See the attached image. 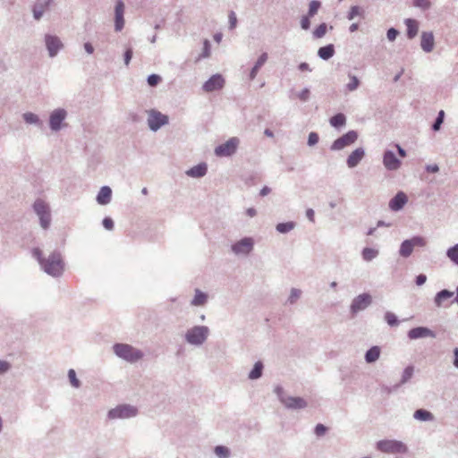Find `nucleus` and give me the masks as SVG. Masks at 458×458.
<instances>
[{
    "instance_id": "obj_1",
    "label": "nucleus",
    "mask_w": 458,
    "mask_h": 458,
    "mask_svg": "<svg viewBox=\"0 0 458 458\" xmlns=\"http://www.w3.org/2000/svg\"><path fill=\"white\" fill-rule=\"evenodd\" d=\"M32 255L38 261L41 269L53 277H59L64 270V262L60 252L53 251L48 257L44 258L38 248L32 250Z\"/></svg>"
},
{
    "instance_id": "obj_2",
    "label": "nucleus",
    "mask_w": 458,
    "mask_h": 458,
    "mask_svg": "<svg viewBox=\"0 0 458 458\" xmlns=\"http://www.w3.org/2000/svg\"><path fill=\"white\" fill-rule=\"evenodd\" d=\"M114 352L116 356L123 358L128 362H137L143 356L142 352L134 349L132 345L124 344H114Z\"/></svg>"
},
{
    "instance_id": "obj_3",
    "label": "nucleus",
    "mask_w": 458,
    "mask_h": 458,
    "mask_svg": "<svg viewBox=\"0 0 458 458\" xmlns=\"http://www.w3.org/2000/svg\"><path fill=\"white\" fill-rule=\"evenodd\" d=\"M378 452L384 454H404L407 452L406 445L395 439H384L377 443Z\"/></svg>"
},
{
    "instance_id": "obj_4",
    "label": "nucleus",
    "mask_w": 458,
    "mask_h": 458,
    "mask_svg": "<svg viewBox=\"0 0 458 458\" xmlns=\"http://www.w3.org/2000/svg\"><path fill=\"white\" fill-rule=\"evenodd\" d=\"M33 210L39 218L40 226L47 229L51 224V213L49 206L42 199H38L33 203Z\"/></svg>"
},
{
    "instance_id": "obj_5",
    "label": "nucleus",
    "mask_w": 458,
    "mask_h": 458,
    "mask_svg": "<svg viewBox=\"0 0 458 458\" xmlns=\"http://www.w3.org/2000/svg\"><path fill=\"white\" fill-rule=\"evenodd\" d=\"M427 241L422 236H413L411 239L404 240L399 249V255L403 258H409L415 247H425Z\"/></svg>"
},
{
    "instance_id": "obj_6",
    "label": "nucleus",
    "mask_w": 458,
    "mask_h": 458,
    "mask_svg": "<svg viewBox=\"0 0 458 458\" xmlns=\"http://www.w3.org/2000/svg\"><path fill=\"white\" fill-rule=\"evenodd\" d=\"M169 117L156 109L148 111L147 123L150 131H157L162 126L168 124Z\"/></svg>"
},
{
    "instance_id": "obj_7",
    "label": "nucleus",
    "mask_w": 458,
    "mask_h": 458,
    "mask_svg": "<svg viewBox=\"0 0 458 458\" xmlns=\"http://www.w3.org/2000/svg\"><path fill=\"white\" fill-rule=\"evenodd\" d=\"M240 140L237 137H232L225 143L218 145L215 148L216 157H231L233 156L239 146Z\"/></svg>"
},
{
    "instance_id": "obj_8",
    "label": "nucleus",
    "mask_w": 458,
    "mask_h": 458,
    "mask_svg": "<svg viewBox=\"0 0 458 458\" xmlns=\"http://www.w3.org/2000/svg\"><path fill=\"white\" fill-rule=\"evenodd\" d=\"M358 140V132L356 131H349L345 134L336 139L331 145L330 149L333 151L342 150L351 146Z\"/></svg>"
},
{
    "instance_id": "obj_9",
    "label": "nucleus",
    "mask_w": 458,
    "mask_h": 458,
    "mask_svg": "<svg viewBox=\"0 0 458 458\" xmlns=\"http://www.w3.org/2000/svg\"><path fill=\"white\" fill-rule=\"evenodd\" d=\"M254 247V240L251 237H244L231 246L232 251L235 255H249Z\"/></svg>"
},
{
    "instance_id": "obj_10",
    "label": "nucleus",
    "mask_w": 458,
    "mask_h": 458,
    "mask_svg": "<svg viewBox=\"0 0 458 458\" xmlns=\"http://www.w3.org/2000/svg\"><path fill=\"white\" fill-rule=\"evenodd\" d=\"M44 40L48 55L51 58L55 57L59 51L64 48L62 40L55 35L46 34Z\"/></svg>"
},
{
    "instance_id": "obj_11",
    "label": "nucleus",
    "mask_w": 458,
    "mask_h": 458,
    "mask_svg": "<svg viewBox=\"0 0 458 458\" xmlns=\"http://www.w3.org/2000/svg\"><path fill=\"white\" fill-rule=\"evenodd\" d=\"M137 414V409L129 405H119L111 409L108 412V417L111 420L114 419H127Z\"/></svg>"
},
{
    "instance_id": "obj_12",
    "label": "nucleus",
    "mask_w": 458,
    "mask_h": 458,
    "mask_svg": "<svg viewBox=\"0 0 458 458\" xmlns=\"http://www.w3.org/2000/svg\"><path fill=\"white\" fill-rule=\"evenodd\" d=\"M67 117V112L64 108L55 109L49 115V127L53 131H59L62 123Z\"/></svg>"
},
{
    "instance_id": "obj_13",
    "label": "nucleus",
    "mask_w": 458,
    "mask_h": 458,
    "mask_svg": "<svg viewBox=\"0 0 458 458\" xmlns=\"http://www.w3.org/2000/svg\"><path fill=\"white\" fill-rule=\"evenodd\" d=\"M208 329L206 327H195L186 334V340L191 344H200L207 338Z\"/></svg>"
},
{
    "instance_id": "obj_14",
    "label": "nucleus",
    "mask_w": 458,
    "mask_h": 458,
    "mask_svg": "<svg viewBox=\"0 0 458 458\" xmlns=\"http://www.w3.org/2000/svg\"><path fill=\"white\" fill-rule=\"evenodd\" d=\"M372 302V298L369 293H361L352 300L351 304V310L352 313L364 310Z\"/></svg>"
},
{
    "instance_id": "obj_15",
    "label": "nucleus",
    "mask_w": 458,
    "mask_h": 458,
    "mask_svg": "<svg viewBox=\"0 0 458 458\" xmlns=\"http://www.w3.org/2000/svg\"><path fill=\"white\" fill-rule=\"evenodd\" d=\"M383 165L388 171H396L400 168L402 162L392 150H386L383 154Z\"/></svg>"
},
{
    "instance_id": "obj_16",
    "label": "nucleus",
    "mask_w": 458,
    "mask_h": 458,
    "mask_svg": "<svg viewBox=\"0 0 458 458\" xmlns=\"http://www.w3.org/2000/svg\"><path fill=\"white\" fill-rule=\"evenodd\" d=\"M225 80L221 74L212 75L202 86L205 92H213L224 87Z\"/></svg>"
},
{
    "instance_id": "obj_17",
    "label": "nucleus",
    "mask_w": 458,
    "mask_h": 458,
    "mask_svg": "<svg viewBox=\"0 0 458 458\" xmlns=\"http://www.w3.org/2000/svg\"><path fill=\"white\" fill-rule=\"evenodd\" d=\"M454 293L446 289L438 292L434 299V302L437 306H447L450 303L455 302L454 301Z\"/></svg>"
},
{
    "instance_id": "obj_18",
    "label": "nucleus",
    "mask_w": 458,
    "mask_h": 458,
    "mask_svg": "<svg viewBox=\"0 0 458 458\" xmlns=\"http://www.w3.org/2000/svg\"><path fill=\"white\" fill-rule=\"evenodd\" d=\"M53 3V0H37L32 7L33 18L39 21L46 11H47Z\"/></svg>"
},
{
    "instance_id": "obj_19",
    "label": "nucleus",
    "mask_w": 458,
    "mask_h": 458,
    "mask_svg": "<svg viewBox=\"0 0 458 458\" xmlns=\"http://www.w3.org/2000/svg\"><path fill=\"white\" fill-rule=\"evenodd\" d=\"M407 201V195L403 191H399L390 199L388 206L392 211L396 212L403 209Z\"/></svg>"
},
{
    "instance_id": "obj_20",
    "label": "nucleus",
    "mask_w": 458,
    "mask_h": 458,
    "mask_svg": "<svg viewBox=\"0 0 458 458\" xmlns=\"http://www.w3.org/2000/svg\"><path fill=\"white\" fill-rule=\"evenodd\" d=\"M123 13H124V4L121 0H119L116 2L115 8H114V14H115L114 30L116 31H121L124 26Z\"/></svg>"
},
{
    "instance_id": "obj_21",
    "label": "nucleus",
    "mask_w": 458,
    "mask_h": 458,
    "mask_svg": "<svg viewBox=\"0 0 458 458\" xmlns=\"http://www.w3.org/2000/svg\"><path fill=\"white\" fill-rule=\"evenodd\" d=\"M365 157V150L363 148H357L347 157L346 165L349 168L356 167Z\"/></svg>"
},
{
    "instance_id": "obj_22",
    "label": "nucleus",
    "mask_w": 458,
    "mask_h": 458,
    "mask_svg": "<svg viewBox=\"0 0 458 458\" xmlns=\"http://www.w3.org/2000/svg\"><path fill=\"white\" fill-rule=\"evenodd\" d=\"M434 35L430 31H423L421 34L420 47L426 53L432 52L434 48Z\"/></svg>"
},
{
    "instance_id": "obj_23",
    "label": "nucleus",
    "mask_w": 458,
    "mask_h": 458,
    "mask_svg": "<svg viewBox=\"0 0 458 458\" xmlns=\"http://www.w3.org/2000/svg\"><path fill=\"white\" fill-rule=\"evenodd\" d=\"M282 403L290 409H303L307 406L306 401L301 397L288 396L283 398Z\"/></svg>"
},
{
    "instance_id": "obj_24",
    "label": "nucleus",
    "mask_w": 458,
    "mask_h": 458,
    "mask_svg": "<svg viewBox=\"0 0 458 458\" xmlns=\"http://www.w3.org/2000/svg\"><path fill=\"white\" fill-rule=\"evenodd\" d=\"M112 199V190L109 186H102L96 197V200L99 205H107Z\"/></svg>"
},
{
    "instance_id": "obj_25",
    "label": "nucleus",
    "mask_w": 458,
    "mask_h": 458,
    "mask_svg": "<svg viewBox=\"0 0 458 458\" xmlns=\"http://www.w3.org/2000/svg\"><path fill=\"white\" fill-rule=\"evenodd\" d=\"M408 337L411 339L434 337V334L430 329L420 327L410 330V333H408Z\"/></svg>"
},
{
    "instance_id": "obj_26",
    "label": "nucleus",
    "mask_w": 458,
    "mask_h": 458,
    "mask_svg": "<svg viewBox=\"0 0 458 458\" xmlns=\"http://www.w3.org/2000/svg\"><path fill=\"white\" fill-rule=\"evenodd\" d=\"M207 165L205 163H201L187 170L186 174L192 178H200L207 174Z\"/></svg>"
},
{
    "instance_id": "obj_27",
    "label": "nucleus",
    "mask_w": 458,
    "mask_h": 458,
    "mask_svg": "<svg viewBox=\"0 0 458 458\" xmlns=\"http://www.w3.org/2000/svg\"><path fill=\"white\" fill-rule=\"evenodd\" d=\"M24 122L28 124H33L38 128H42L44 125L43 121L39 116L34 113L27 112L22 114Z\"/></svg>"
},
{
    "instance_id": "obj_28",
    "label": "nucleus",
    "mask_w": 458,
    "mask_h": 458,
    "mask_svg": "<svg viewBox=\"0 0 458 458\" xmlns=\"http://www.w3.org/2000/svg\"><path fill=\"white\" fill-rule=\"evenodd\" d=\"M335 51V47L333 44H328L325 47H321L318 50V55L322 60H329L331 57L334 56Z\"/></svg>"
},
{
    "instance_id": "obj_29",
    "label": "nucleus",
    "mask_w": 458,
    "mask_h": 458,
    "mask_svg": "<svg viewBox=\"0 0 458 458\" xmlns=\"http://www.w3.org/2000/svg\"><path fill=\"white\" fill-rule=\"evenodd\" d=\"M268 55L267 53H263L259 55L254 66L250 70V79L252 81L256 78L259 69L263 66V64L267 62Z\"/></svg>"
},
{
    "instance_id": "obj_30",
    "label": "nucleus",
    "mask_w": 458,
    "mask_h": 458,
    "mask_svg": "<svg viewBox=\"0 0 458 458\" xmlns=\"http://www.w3.org/2000/svg\"><path fill=\"white\" fill-rule=\"evenodd\" d=\"M404 23L407 27V37L409 38H413L417 35L419 30L418 21L416 20L409 18L404 21Z\"/></svg>"
},
{
    "instance_id": "obj_31",
    "label": "nucleus",
    "mask_w": 458,
    "mask_h": 458,
    "mask_svg": "<svg viewBox=\"0 0 458 458\" xmlns=\"http://www.w3.org/2000/svg\"><path fill=\"white\" fill-rule=\"evenodd\" d=\"M329 123L335 128L342 127L346 123V116L342 113H338L329 119Z\"/></svg>"
},
{
    "instance_id": "obj_32",
    "label": "nucleus",
    "mask_w": 458,
    "mask_h": 458,
    "mask_svg": "<svg viewBox=\"0 0 458 458\" xmlns=\"http://www.w3.org/2000/svg\"><path fill=\"white\" fill-rule=\"evenodd\" d=\"M208 295L201 292L199 289H196L195 291V296L191 301V304L194 306H201L204 305L207 301Z\"/></svg>"
},
{
    "instance_id": "obj_33",
    "label": "nucleus",
    "mask_w": 458,
    "mask_h": 458,
    "mask_svg": "<svg viewBox=\"0 0 458 458\" xmlns=\"http://www.w3.org/2000/svg\"><path fill=\"white\" fill-rule=\"evenodd\" d=\"M379 348L377 346H373L369 349L367 353H365V360H367V362H375L379 358Z\"/></svg>"
},
{
    "instance_id": "obj_34",
    "label": "nucleus",
    "mask_w": 458,
    "mask_h": 458,
    "mask_svg": "<svg viewBox=\"0 0 458 458\" xmlns=\"http://www.w3.org/2000/svg\"><path fill=\"white\" fill-rule=\"evenodd\" d=\"M446 257L452 261L454 265L458 266V243L454 246L448 248L446 250Z\"/></svg>"
},
{
    "instance_id": "obj_35",
    "label": "nucleus",
    "mask_w": 458,
    "mask_h": 458,
    "mask_svg": "<svg viewBox=\"0 0 458 458\" xmlns=\"http://www.w3.org/2000/svg\"><path fill=\"white\" fill-rule=\"evenodd\" d=\"M302 292L298 288H292L290 290V294L286 300V303L293 305L296 303V301L301 297Z\"/></svg>"
},
{
    "instance_id": "obj_36",
    "label": "nucleus",
    "mask_w": 458,
    "mask_h": 458,
    "mask_svg": "<svg viewBox=\"0 0 458 458\" xmlns=\"http://www.w3.org/2000/svg\"><path fill=\"white\" fill-rule=\"evenodd\" d=\"M413 418L416 419L417 420L426 421V420H432L433 415L431 414V412L427 411L426 410L420 409V410H417L415 411V413H413Z\"/></svg>"
},
{
    "instance_id": "obj_37",
    "label": "nucleus",
    "mask_w": 458,
    "mask_h": 458,
    "mask_svg": "<svg viewBox=\"0 0 458 458\" xmlns=\"http://www.w3.org/2000/svg\"><path fill=\"white\" fill-rule=\"evenodd\" d=\"M348 77L350 79V81L345 85V89L346 90L352 92L359 88L360 82L358 77L355 75L350 73Z\"/></svg>"
},
{
    "instance_id": "obj_38",
    "label": "nucleus",
    "mask_w": 458,
    "mask_h": 458,
    "mask_svg": "<svg viewBox=\"0 0 458 458\" xmlns=\"http://www.w3.org/2000/svg\"><path fill=\"white\" fill-rule=\"evenodd\" d=\"M295 227L294 222L279 223L276 225V231L280 233H287Z\"/></svg>"
},
{
    "instance_id": "obj_39",
    "label": "nucleus",
    "mask_w": 458,
    "mask_h": 458,
    "mask_svg": "<svg viewBox=\"0 0 458 458\" xmlns=\"http://www.w3.org/2000/svg\"><path fill=\"white\" fill-rule=\"evenodd\" d=\"M262 369H263L262 362L258 361L256 363V365H254V368L252 369V370H250V372L249 373V378L250 379L259 378V377L262 376Z\"/></svg>"
},
{
    "instance_id": "obj_40",
    "label": "nucleus",
    "mask_w": 458,
    "mask_h": 458,
    "mask_svg": "<svg viewBox=\"0 0 458 458\" xmlns=\"http://www.w3.org/2000/svg\"><path fill=\"white\" fill-rule=\"evenodd\" d=\"M361 255L364 260L371 261L378 255V250L372 248H364Z\"/></svg>"
},
{
    "instance_id": "obj_41",
    "label": "nucleus",
    "mask_w": 458,
    "mask_h": 458,
    "mask_svg": "<svg viewBox=\"0 0 458 458\" xmlns=\"http://www.w3.org/2000/svg\"><path fill=\"white\" fill-rule=\"evenodd\" d=\"M327 31V23L323 22L319 24L312 32V36L314 38H322Z\"/></svg>"
},
{
    "instance_id": "obj_42",
    "label": "nucleus",
    "mask_w": 458,
    "mask_h": 458,
    "mask_svg": "<svg viewBox=\"0 0 458 458\" xmlns=\"http://www.w3.org/2000/svg\"><path fill=\"white\" fill-rule=\"evenodd\" d=\"M210 49H211V45H210L209 40L208 39H205L204 42H203L202 52L199 55V57L197 58V61H199L200 59H203V58L209 57V55H210Z\"/></svg>"
},
{
    "instance_id": "obj_43",
    "label": "nucleus",
    "mask_w": 458,
    "mask_h": 458,
    "mask_svg": "<svg viewBox=\"0 0 458 458\" xmlns=\"http://www.w3.org/2000/svg\"><path fill=\"white\" fill-rule=\"evenodd\" d=\"M321 6V3L318 0H312L309 4V11L307 15L313 17L317 14L318 9Z\"/></svg>"
},
{
    "instance_id": "obj_44",
    "label": "nucleus",
    "mask_w": 458,
    "mask_h": 458,
    "mask_svg": "<svg viewBox=\"0 0 458 458\" xmlns=\"http://www.w3.org/2000/svg\"><path fill=\"white\" fill-rule=\"evenodd\" d=\"M413 5L426 11L431 7V2L430 0H413Z\"/></svg>"
},
{
    "instance_id": "obj_45",
    "label": "nucleus",
    "mask_w": 458,
    "mask_h": 458,
    "mask_svg": "<svg viewBox=\"0 0 458 458\" xmlns=\"http://www.w3.org/2000/svg\"><path fill=\"white\" fill-rule=\"evenodd\" d=\"M69 379H70L71 386H72L75 388L80 387V386H81L80 380L77 379L76 372L72 369H71L69 370Z\"/></svg>"
},
{
    "instance_id": "obj_46",
    "label": "nucleus",
    "mask_w": 458,
    "mask_h": 458,
    "mask_svg": "<svg viewBox=\"0 0 458 458\" xmlns=\"http://www.w3.org/2000/svg\"><path fill=\"white\" fill-rule=\"evenodd\" d=\"M215 454L220 458H227L229 455V450L225 446H216L215 448Z\"/></svg>"
},
{
    "instance_id": "obj_47",
    "label": "nucleus",
    "mask_w": 458,
    "mask_h": 458,
    "mask_svg": "<svg viewBox=\"0 0 458 458\" xmlns=\"http://www.w3.org/2000/svg\"><path fill=\"white\" fill-rule=\"evenodd\" d=\"M360 12H361V10H360V6H357V5L352 6L347 14V19L350 21L353 20L357 15L360 14Z\"/></svg>"
},
{
    "instance_id": "obj_48",
    "label": "nucleus",
    "mask_w": 458,
    "mask_h": 458,
    "mask_svg": "<svg viewBox=\"0 0 458 458\" xmlns=\"http://www.w3.org/2000/svg\"><path fill=\"white\" fill-rule=\"evenodd\" d=\"M161 81V77L157 74H150L148 76V84L151 87L157 86Z\"/></svg>"
},
{
    "instance_id": "obj_49",
    "label": "nucleus",
    "mask_w": 458,
    "mask_h": 458,
    "mask_svg": "<svg viewBox=\"0 0 458 458\" xmlns=\"http://www.w3.org/2000/svg\"><path fill=\"white\" fill-rule=\"evenodd\" d=\"M319 137L317 132L311 131L308 137V145L310 147L315 146L318 142Z\"/></svg>"
},
{
    "instance_id": "obj_50",
    "label": "nucleus",
    "mask_w": 458,
    "mask_h": 458,
    "mask_svg": "<svg viewBox=\"0 0 458 458\" xmlns=\"http://www.w3.org/2000/svg\"><path fill=\"white\" fill-rule=\"evenodd\" d=\"M229 19V29L233 30L237 25V17L233 11H231L228 14Z\"/></svg>"
},
{
    "instance_id": "obj_51",
    "label": "nucleus",
    "mask_w": 458,
    "mask_h": 458,
    "mask_svg": "<svg viewBox=\"0 0 458 458\" xmlns=\"http://www.w3.org/2000/svg\"><path fill=\"white\" fill-rule=\"evenodd\" d=\"M133 51L131 47H128L123 54V63L126 66L130 64L132 58Z\"/></svg>"
},
{
    "instance_id": "obj_52",
    "label": "nucleus",
    "mask_w": 458,
    "mask_h": 458,
    "mask_svg": "<svg viewBox=\"0 0 458 458\" xmlns=\"http://www.w3.org/2000/svg\"><path fill=\"white\" fill-rule=\"evenodd\" d=\"M311 17L309 15H304L301 19V28L304 30H308L310 27V19Z\"/></svg>"
},
{
    "instance_id": "obj_53",
    "label": "nucleus",
    "mask_w": 458,
    "mask_h": 458,
    "mask_svg": "<svg viewBox=\"0 0 458 458\" xmlns=\"http://www.w3.org/2000/svg\"><path fill=\"white\" fill-rule=\"evenodd\" d=\"M399 35V31L394 28H390L386 32V37L389 41H394Z\"/></svg>"
},
{
    "instance_id": "obj_54",
    "label": "nucleus",
    "mask_w": 458,
    "mask_h": 458,
    "mask_svg": "<svg viewBox=\"0 0 458 458\" xmlns=\"http://www.w3.org/2000/svg\"><path fill=\"white\" fill-rule=\"evenodd\" d=\"M103 226L108 230L112 231L114 229V224L111 217H105L102 221Z\"/></svg>"
},
{
    "instance_id": "obj_55",
    "label": "nucleus",
    "mask_w": 458,
    "mask_h": 458,
    "mask_svg": "<svg viewBox=\"0 0 458 458\" xmlns=\"http://www.w3.org/2000/svg\"><path fill=\"white\" fill-rule=\"evenodd\" d=\"M310 89L308 88H305L303 89L299 94H298V98L303 101V102H306L309 100L310 98Z\"/></svg>"
},
{
    "instance_id": "obj_56",
    "label": "nucleus",
    "mask_w": 458,
    "mask_h": 458,
    "mask_svg": "<svg viewBox=\"0 0 458 458\" xmlns=\"http://www.w3.org/2000/svg\"><path fill=\"white\" fill-rule=\"evenodd\" d=\"M326 432H327V428L324 425H322L321 423L317 424V426L315 428L316 436L322 437L325 435Z\"/></svg>"
},
{
    "instance_id": "obj_57",
    "label": "nucleus",
    "mask_w": 458,
    "mask_h": 458,
    "mask_svg": "<svg viewBox=\"0 0 458 458\" xmlns=\"http://www.w3.org/2000/svg\"><path fill=\"white\" fill-rule=\"evenodd\" d=\"M427 281V276L424 274H420L416 276L415 283L418 286L424 284Z\"/></svg>"
},
{
    "instance_id": "obj_58",
    "label": "nucleus",
    "mask_w": 458,
    "mask_h": 458,
    "mask_svg": "<svg viewBox=\"0 0 458 458\" xmlns=\"http://www.w3.org/2000/svg\"><path fill=\"white\" fill-rule=\"evenodd\" d=\"M10 369V364L7 361L0 360V375Z\"/></svg>"
},
{
    "instance_id": "obj_59",
    "label": "nucleus",
    "mask_w": 458,
    "mask_h": 458,
    "mask_svg": "<svg viewBox=\"0 0 458 458\" xmlns=\"http://www.w3.org/2000/svg\"><path fill=\"white\" fill-rule=\"evenodd\" d=\"M444 121L441 120V118L437 117L434 123L432 124V130L434 131H439Z\"/></svg>"
},
{
    "instance_id": "obj_60",
    "label": "nucleus",
    "mask_w": 458,
    "mask_h": 458,
    "mask_svg": "<svg viewBox=\"0 0 458 458\" xmlns=\"http://www.w3.org/2000/svg\"><path fill=\"white\" fill-rule=\"evenodd\" d=\"M298 69L301 71V72H311V69L308 63H301L299 65H298Z\"/></svg>"
},
{
    "instance_id": "obj_61",
    "label": "nucleus",
    "mask_w": 458,
    "mask_h": 458,
    "mask_svg": "<svg viewBox=\"0 0 458 458\" xmlns=\"http://www.w3.org/2000/svg\"><path fill=\"white\" fill-rule=\"evenodd\" d=\"M426 170L429 173H437L439 171V167L437 165H428L426 166Z\"/></svg>"
},
{
    "instance_id": "obj_62",
    "label": "nucleus",
    "mask_w": 458,
    "mask_h": 458,
    "mask_svg": "<svg viewBox=\"0 0 458 458\" xmlns=\"http://www.w3.org/2000/svg\"><path fill=\"white\" fill-rule=\"evenodd\" d=\"M83 47H84L85 51H86L89 55L93 54V52H94V47H93V46L91 45V43H89V42H86V43H84V46H83Z\"/></svg>"
},
{
    "instance_id": "obj_63",
    "label": "nucleus",
    "mask_w": 458,
    "mask_h": 458,
    "mask_svg": "<svg viewBox=\"0 0 458 458\" xmlns=\"http://www.w3.org/2000/svg\"><path fill=\"white\" fill-rule=\"evenodd\" d=\"M314 210L312 208H308L306 210V216L308 217V219L311 222H314Z\"/></svg>"
},
{
    "instance_id": "obj_64",
    "label": "nucleus",
    "mask_w": 458,
    "mask_h": 458,
    "mask_svg": "<svg viewBox=\"0 0 458 458\" xmlns=\"http://www.w3.org/2000/svg\"><path fill=\"white\" fill-rule=\"evenodd\" d=\"M396 148H397V151H398V154L401 157H406V151L404 148H403L399 144H396L395 145Z\"/></svg>"
}]
</instances>
